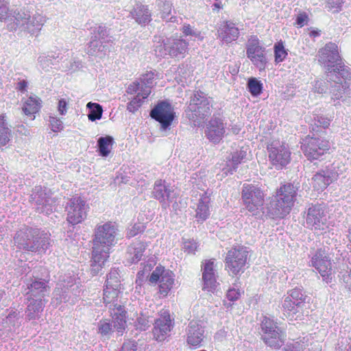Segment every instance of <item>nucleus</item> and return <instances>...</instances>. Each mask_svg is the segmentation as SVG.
<instances>
[{
	"mask_svg": "<svg viewBox=\"0 0 351 351\" xmlns=\"http://www.w3.org/2000/svg\"><path fill=\"white\" fill-rule=\"evenodd\" d=\"M298 187L291 183L282 185L267 207V215L271 219L284 218L291 211L296 199Z\"/></svg>",
	"mask_w": 351,
	"mask_h": 351,
	"instance_id": "obj_1",
	"label": "nucleus"
},
{
	"mask_svg": "<svg viewBox=\"0 0 351 351\" xmlns=\"http://www.w3.org/2000/svg\"><path fill=\"white\" fill-rule=\"evenodd\" d=\"M213 103V99L208 97L205 93L195 91L191 97L189 105L185 111L186 117L195 126H200L204 120L210 115Z\"/></svg>",
	"mask_w": 351,
	"mask_h": 351,
	"instance_id": "obj_2",
	"label": "nucleus"
},
{
	"mask_svg": "<svg viewBox=\"0 0 351 351\" xmlns=\"http://www.w3.org/2000/svg\"><path fill=\"white\" fill-rule=\"evenodd\" d=\"M120 291L118 289H104V303L108 306L114 327L119 335H122L127 326V312L119 299Z\"/></svg>",
	"mask_w": 351,
	"mask_h": 351,
	"instance_id": "obj_3",
	"label": "nucleus"
},
{
	"mask_svg": "<svg viewBox=\"0 0 351 351\" xmlns=\"http://www.w3.org/2000/svg\"><path fill=\"white\" fill-rule=\"evenodd\" d=\"M263 191L257 185L244 184L242 187L241 199L245 208L252 216L257 219L267 215V208L264 207Z\"/></svg>",
	"mask_w": 351,
	"mask_h": 351,
	"instance_id": "obj_4",
	"label": "nucleus"
},
{
	"mask_svg": "<svg viewBox=\"0 0 351 351\" xmlns=\"http://www.w3.org/2000/svg\"><path fill=\"white\" fill-rule=\"evenodd\" d=\"M90 38L87 47V53L101 58L110 51L112 41L109 37V31L102 25L95 24L90 29Z\"/></svg>",
	"mask_w": 351,
	"mask_h": 351,
	"instance_id": "obj_5",
	"label": "nucleus"
},
{
	"mask_svg": "<svg viewBox=\"0 0 351 351\" xmlns=\"http://www.w3.org/2000/svg\"><path fill=\"white\" fill-rule=\"evenodd\" d=\"M12 20L13 23L8 25L10 30L19 29L21 32H27L31 34L38 32L45 23V19L40 14L31 16L29 12L22 10L14 11V15L10 18V21Z\"/></svg>",
	"mask_w": 351,
	"mask_h": 351,
	"instance_id": "obj_6",
	"label": "nucleus"
},
{
	"mask_svg": "<svg viewBox=\"0 0 351 351\" xmlns=\"http://www.w3.org/2000/svg\"><path fill=\"white\" fill-rule=\"evenodd\" d=\"M117 228L115 224L106 222L98 225L94 231L93 250L109 254L110 247L115 244Z\"/></svg>",
	"mask_w": 351,
	"mask_h": 351,
	"instance_id": "obj_7",
	"label": "nucleus"
},
{
	"mask_svg": "<svg viewBox=\"0 0 351 351\" xmlns=\"http://www.w3.org/2000/svg\"><path fill=\"white\" fill-rule=\"evenodd\" d=\"M29 201L38 213L47 215L51 213L57 205V199L50 190L40 186L33 189Z\"/></svg>",
	"mask_w": 351,
	"mask_h": 351,
	"instance_id": "obj_8",
	"label": "nucleus"
},
{
	"mask_svg": "<svg viewBox=\"0 0 351 351\" xmlns=\"http://www.w3.org/2000/svg\"><path fill=\"white\" fill-rule=\"evenodd\" d=\"M330 142L324 138L307 136L303 140L301 149L308 160H319L330 149Z\"/></svg>",
	"mask_w": 351,
	"mask_h": 351,
	"instance_id": "obj_9",
	"label": "nucleus"
},
{
	"mask_svg": "<svg viewBox=\"0 0 351 351\" xmlns=\"http://www.w3.org/2000/svg\"><path fill=\"white\" fill-rule=\"evenodd\" d=\"M262 339L272 348L278 349L284 343V334L274 320L265 317L261 323Z\"/></svg>",
	"mask_w": 351,
	"mask_h": 351,
	"instance_id": "obj_10",
	"label": "nucleus"
},
{
	"mask_svg": "<svg viewBox=\"0 0 351 351\" xmlns=\"http://www.w3.org/2000/svg\"><path fill=\"white\" fill-rule=\"evenodd\" d=\"M267 149L269 160L277 168H282L289 162L291 152L286 143L271 139L267 143Z\"/></svg>",
	"mask_w": 351,
	"mask_h": 351,
	"instance_id": "obj_11",
	"label": "nucleus"
},
{
	"mask_svg": "<svg viewBox=\"0 0 351 351\" xmlns=\"http://www.w3.org/2000/svg\"><path fill=\"white\" fill-rule=\"evenodd\" d=\"M149 116L160 123V130L167 131L170 129L176 113L170 103L160 101L151 110Z\"/></svg>",
	"mask_w": 351,
	"mask_h": 351,
	"instance_id": "obj_12",
	"label": "nucleus"
},
{
	"mask_svg": "<svg viewBox=\"0 0 351 351\" xmlns=\"http://www.w3.org/2000/svg\"><path fill=\"white\" fill-rule=\"evenodd\" d=\"M248 252L247 248L242 245L232 247L226 256V265L228 271L234 275L243 272Z\"/></svg>",
	"mask_w": 351,
	"mask_h": 351,
	"instance_id": "obj_13",
	"label": "nucleus"
},
{
	"mask_svg": "<svg viewBox=\"0 0 351 351\" xmlns=\"http://www.w3.org/2000/svg\"><path fill=\"white\" fill-rule=\"evenodd\" d=\"M326 206L324 204H311L306 212L305 223L308 228L323 230L327 224Z\"/></svg>",
	"mask_w": 351,
	"mask_h": 351,
	"instance_id": "obj_14",
	"label": "nucleus"
},
{
	"mask_svg": "<svg viewBox=\"0 0 351 351\" xmlns=\"http://www.w3.org/2000/svg\"><path fill=\"white\" fill-rule=\"evenodd\" d=\"M152 195L161 204L163 209H167L177 199V193L168 182L164 180H157L154 182Z\"/></svg>",
	"mask_w": 351,
	"mask_h": 351,
	"instance_id": "obj_15",
	"label": "nucleus"
},
{
	"mask_svg": "<svg viewBox=\"0 0 351 351\" xmlns=\"http://www.w3.org/2000/svg\"><path fill=\"white\" fill-rule=\"evenodd\" d=\"M88 206L81 197L75 196L71 198L67 203V221L76 225L86 219Z\"/></svg>",
	"mask_w": 351,
	"mask_h": 351,
	"instance_id": "obj_16",
	"label": "nucleus"
},
{
	"mask_svg": "<svg viewBox=\"0 0 351 351\" xmlns=\"http://www.w3.org/2000/svg\"><path fill=\"white\" fill-rule=\"evenodd\" d=\"M174 274L165 269L164 267L157 266L149 276V282L152 284L159 283V292L165 297L173 287L174 284Z\"/></svg>",
	"mask_w": 351,
	"mask_h": 351,
	"instance_id": "obj_17",
	"label": "nucleus"
},
{
	"mask_svg": "<svg viewBox=\"0 0 351 351\" xmlns=\"http://www.w3.org/2000/svg\"><path fill=\"white\" fill-rule=\"evenodd\" d=\"M311 266L315 267L326 282L331 281L333 277V269L330 258L325 250H317L311 257Z\"/></svg>",
	"mask_w": 351,
	"mask_h": 351,
	"instance_id": "obj_18",
	"label": "nucleus"
},
{
	"mask_svg": "<svg viewBox=\"0 0 351 351\" xmlns=\"http://www.w3.org/2000/svg\"><path fill=\"white\" fill-rule=\"evenodd\" d=\"M318 62L323 65L326 71L338 66L342 61L339 53L338 46L333 43H328L318 51Z\"/></svg>",
	"mask_w": 351,
	"mask_h": 351,
	"instance_id": "obj_19",
	"label": "nucleus"
},
{
	"mask_svg": "<svg viewBox=\"0 0 351 351\" xmlns=\"http://www.w3.org/2000/svg\"><path fill=\"white\" fill-rule=\"evenodd\" d=\"M247 57L259 69L264 70L267 62L265 48L260 45L256 37H252L247 44Z\"/></svg>",
	"mask_w": 351,
	"mask_h": 351,
	"instance_id": "obj_20",
	"label": "nucleus"
},
{
	"mask_svg": "<svg viewBox=\"0 0 351 351\" xmlns=\"http://www.w3.org/2000/svg\"><path fill=\"white\" fill-rule=\"evenodd\" d=\"M224 133L225 125L222 119L214 115L206 124V136L210 141L216 144L221 141Z\"/></svg>",
	"mask_w": 351,
	"mask_h": 351,
	"instance_id": "obj_21",
	"label": "nucleus"
},
{
	"mask_svg": "<svg viewBox=\"0 0 351 351\" xmlns=\"http://www.w3.org/2000/svg\"><path fill=\"white\" fill-rule=\"evenodd\" d=\"M338 173L334 168L327 167L317 172L313 177V187L317 191L325 189L332 182L336 180Z\"/></svg>",
	"mask_w": 351,
	"mask_h": 351,
	"instance_id": "obj_22",
	"label": "nucleus"
},
{
	"mask_svg": "<svg viewBox=\"0 0 351 351\" xmlns=\"http://www.w3.org/2000/svg\"><path fill=\"white\" fill-rule=\"evenodd\" d=\"M202 279L204 281L203 289L213 292L217 287V276L213 260L205 261L202 265Z\"/></svg>",
	"mask_w": 351,
	"mask_h": 351,
	"instance_id": "obj_23",
	"label": "nucleus"
},
{
	"mask_svg": "<svg viewBox=\"0 0 351 351\" xmlns=\"http://www.w3.org/2000/svg\"><path fill=\"white\" fill-rule=\"evenodd\" d=\"M38 232V229L32 228H25L19 230L14 237V245L19 250L30 252L32 242L33 241L36 233Z\"/></svg>",
	"mask_w": 351,
	"mask_h": 351,
	"instance_id": "obj_24",
	"label": "nucleus"
},
{
	"mask_svg": "<svg viewBox=\"0 0 351 351\" xmlns=\"http://www.w3.org/2000/svg\"><path fill=\"white\" fill-rule=\"evenodd\" d=\"M28 291L26 295L27 298L43 299L50 292V287L48 282L45 280L34 278L31 282L27 283Z\"/></svg>",
	"mask_w": 351,
	"mask_h": 351,
	"instance_id": "obj_25",
	"label": "nucleus"
},
{
	"mask_svg": "<svg viewBox=\"0 0 351 351\" xmlns=\"http://www.w3.org/2000/svg\"><path fill=\"white\" fill-rule=\"evenodd\" d=\"M218 38L223 43H230L239 36V28L230 21H223L217 30Z\"/></svg>",
	"mask_w": 351,
	"mask_h": 351,
	"instance_id": "obj_26",
	"label": "nucleus"
},
{
	"mask_svg": "<svg viewBox=\"0 0 351 351\" xmlns=\"http://www.w3.org/2000/svg\"><path fill=\"white\" fill-rule=\"evenodd\" d=\"M171 326L172 322L169 313L164 312L154 323L153 334L156 339L158 341H163L170 332Z\"/></svg>",
	"mask_w": 351,
	"mask_h": 351,
	"instance_id": "obj_27",
	"label": "nucleus"
},
{
	"mask_svg": "<svg viewBox=\"0 0 351 351\" xmlns=\"http://www.w3.org/2000/svg\"><path fill=\"white\" fill-rule=\"evenodd\" d=\"M330 93L332 99L349 104L351 97L350 83L349 82H330Z\"/></svg>",
	"mask_w": 351,
	"mask_h": 351,
	"instance_id": "obj_28",
	"label": "nucleus"
},
{
	"mask_svg": "<svg viewBox=\"0 0 351 351\" xmlns=\"http://www.w3.org/2000/svg\"><path fill=\"white\" fill-rule=\"evenodd\" d=\"M188 344L196 348L200 346L204 338V330L196 321L190 322L186 330Z\"/></svg>",
	"mask_w": 351,
	"mask_h": 351,
	"instance_id": "obj_29",
	"label": "nucleus"
},
{
	"mask_svg": "<svg viewBox=\"0 0 351 351\" xmlns=\"http://www.w3.org/2000/svg\"><path fill=\"white\" fill-rule=\"evenodd\" d=\"M326 78L328 82H349L351 80V69L341 61L338 66L326 71Z\"/></svg>",
	"mask_w": 351,
	"mask_h": 351,
	"instance_id": "obj_30",
	"label": "nucleus"
},
{
	"mask_svg": "<svg viewBox=\"0 0 351 351\" xmlns=\"http://www.w3.org/2000/svg\"><path fill=\"white\" fill-rule=\"evenodd\" d=\"M51 246L50 234L38 229V232L36 233V237L29 247L31 252L40 254L45 253Z\"/></svg>",
	"mask_w": 351,
	"mask_h": 351,
	"instance_id": "obj_31",
	"label": "nucleus"
},
{
	"mask_svg": "<svg viewBox=\"0 0 351 351\" xmlns=\"http://www.w3.org/2000/svg\"><path fill=\"white\" fill-rule=\"evenodd\" d=\"M75 285L74 278L71 276L67 277V282L64 278L62 282L58 283L53 293V300L57 301V303L66 302L69 301V288Z\"/></svg>",
	"mask_w": 351,
	"mask_h": 351,
	"instance_id": "obj_32",
	"label": "nucleus"
},
{
	"mask_svg": "<svg viewBox=\"0 0 351 351\" xmlns=\"http://www.w3.org/2000/svg\"><path fill=\"white\" fill-rule=\"evenodd\" d=\"M130 15L141 25H145L152 21V13L148 6L140 3L135 4Z\"/></svg>",
	"mask_w": 351,
	"mask_h": 351,
	"instance_id": "obj_33",
	"label": "nucleus"
},
{
	"mask_svg": "<svg viewBox=\"0 0 351 351\" xmlns=\"http://www.w3.org/2000/svg\"><path fill=\"white\" fill-rule=\"evenodd\" d=\"M27 306L25 311L26 318L28 320L37 319L45 306V300L34 298H27Z\"/></svg>",
	"mask_w": 351,
	"mask_h": 351,
	"instance_id": "obj_34",
	"label": "nucleus"
},
{
	"mask_svg": "<svg viewBox=\"0 0 351 351\" xmlns=\"http://www.w3.org/2000/svg\"><path fill=\"white\" fill-rule=\"evenodd\" d=\"M167 45L171 58H182L188 48V43L180 38H167Z\"/></svg>",
	"mask_w": 351,
	"mask_h": 351,
	"instance_id": "obj_35",
	"label": "nucleus"
},
{
	"mask_svg": "<svg viewBox=\"0 0 351 351\" xmlns=\"http://www.w3.org/2000/svg\"><path fill=\"white\" fill-rule=\"evenodd\" d=\"M147 247V244L137 241L133 243L128 247L127 261L129 263H136L141 261Z\"/></svg>",
	"mask_w": 351,
	"mask_h": 351,
	"instance_id": "obj_36",
	"label": "nucleus"
},
{
	"mask_svg": "<svg viewBox=\"0 0 351 351\" xmlns=\"http://www.w3.org/2000/svg\"><path fill=\"white\" fill-rule=\"evenodd\" d=\"M156 5L160 11V17L166 22H175L176 17L173 16L172 3L170 0H156Z\"/></svg>",
	"mask_w": 351,
	"mask_h": 351,
	"instance_id": "obj_37",
	"label": "nucleus"
},
{
	"mask_svg": "<svg viewBox=\"0 0 351 351\" xmlns=\"http://www.w3.org/2000/svg\"><path fill=\"white\" fill-rule=\"evenodd\" d=\"M154 73L149 71L143 74L140 79L141 83V95L143 99H146L151 93V88L154 84Z\"/></svg>",
	"mask_w": 351,
	"mask_h": 351,
	"instance_id": "obj_38",
	"label": "nucleus"
},
{
	"mask_svg": "<svg viewBox=\"0 0 351 351\" xmlns=\"http://www.w3.org/2000/svg\"><path fill=\"white\" fill-rule=\"evenodd\" d=\"M109 254L104 252H97L93 250L90 271L93 275H97L101 269L102 265L106 261Z\"/></svg>",
	"mask_w": 351,
	"mask_h": 351,
	"instance_id": "obj_39",
	"label": "nucleus"
},
{
	"mask_svg": "<svg viewBox=\"0 0 351 351\" xmlns=\"http://www.w3.org/2000/svg\"><path fill=\"white\" fill-rule=\"evenodd\" d=\"M114 138L110 136H101L97 140V152L102 157H107L112 149Z\"/></svg>",
	"mask_w": 351,
	"mask_h": 351,
	"instance_id": "obj_40",
	"label": "nucleus"
},
{
	"mask_svg": "<svg viewBox=\"0 0 351 351\" xmlns=\"http://www.w3.org/2000/svg\"><path fill=\"white\" fill-rule=\"evenodd\" d=\"M41 107L40 100L39 99L29 97L24 103L22 108L23 113L27 116H33L32 119H34V114L38 112Z\"/></svg>",
	"mask_w": 351,
	"mask_h": 351,
	"instance_id": "obj_41",
	"label": "nucleus"
},
{
	"mask_svg": "<svg viewBox=\"0 0 351 351\" xmlns=\"http://www.w3.org/2000/svg\"><path fill=\"white\" fill-rule=\"evenodd\" d=\"M210 199L207 196H202L199 200L196 210V218L202 222L205 221L210 215L208 204Z\"/></svg>",
	"mask_w": 351,
	"mask_h": 351,
	"instance_id": "obj_42",
	"label": "nucleus"
},
{
	"mask_svg": "<svg viewBox=\"0 0 351 351\" xmlns=\"http://www.w3.org/2000/svg\"><path fill=\"white\" fill-rule=\"evenodd\" d=\"M295 304L290 297H286L282 302V310L284 315L291 319L294 315L302 310L301 306H298Z\"/></svg>",
	"mask_w": 351,
	"mask_h": 351,
	"instance_id": "obj_43",
	"label": "nucleus"
},
{
	"mask_svg": "<svg viewBox=\"0 0 351 351\" xmlns=\"http://www.w3.org/2000/svg\"><path fill=\"white\" fill-rule=\"evenodd\" d=\"M246 155V151L243 149L237 150L232 154L231 158L229 160L228 163V172L230 174H232L234 171H236L238 165L243 162Z\"/></svg>",
	"mask_w": 351,
	"mask_h": 351,
	"instance_id": "obj_44",
	"label": "nucleus"
},
{
	"mask_svg": "<svg viewBox=\"0 0 351 351\" xmlns=\"http://www.w3.org/2000/svg\"><path fill=\"white\" fill-rule=\"evenodd\" d=\"M287 297H290L292 301L295 302V305L301 306L302 308L305 306L306 303H308V296L305 295L304 292L300 289H293L289 291V295Z\"/></svg>",
	"mask_w": 351,
	"mask_h": 351,
	"instance_id": "obj_45",
	"label": "nucleus"
},
{
	"mask_svg": "<svg viewBox=\"0 0 351 351\" xmlns=\"http://www.w3.org/2000/svg\"><path fill=\"white\" fill-rule=\"evenodd\" d=\"M4 116H0V146L5 145L12 138L11 130L8 127Z\"/></svg>",
	"mask_w": 351,
	"mask_h": 351,
	"instance_id": "obj_46",
	"label": "nucleus"
},
{
	"mask_svg": "<svg viewBox=\"0 0 351 351\" xmlns=\"http://www.w3.org/2000/svg\"><path fill=\"white\" fill-rule=\"evenodd\" d=\"M86 108L88 109V118L90 121H95L101 119L103 108L100 104L90 101L86 104Z\"/></svg>",
	"mask_w": 351,
	"mask_h": 351,
	"instance_id": "obj_47",
	"label": "nucleus"
},
{
	"mask_svg": "<svg viewBox=\"0 0 351 351\" xmlns=\"http://www.w3.org/2000/svg\"><path fill=\"white\" fill-rule=\"evenodd\" d=\"M348 261H345V263L340 268L339 277L343 283L345 288L351 292V268L347 265Z\"/></svg>",
	"mask_w": 351,
	"mask_h": 351,
	"instance_id": "obj_48",
	"label": "nucleus"
},
{
	"mask_svg": "<svg viewBox=\"0 0 351 351\" xmlns=\"http://www.w3.org/2000/svg\"><path fill=\"white\" fill-rule=\"evenodd\" d=\"M114 324V322H112ZM114 325L110 323V319H101L97 324V332L102 337L110 339L111 334L113 332Z\"/></svg>",
	"mask_w": 351,
	"mask_h": 351,
	"instance_id": "obj_49",
	"label": "nucleus"
},
{
	"mask_svg": "<svg viewBox=\"0 0 351 351\" xmlns=\"http://www.w3.org/2000/svg\"><path fill=\"white\" fill-rule=\"evenodd\" d=\"M120 276L118 270L112 269L107 275L106 287L108 289H118L121 287Z\"/></svg>",
	"mask_w": 351,
	"mask_h": 351,
	"instance_id": "obj_50",
	"label": "nucleus"
},
{
	"mask_svg": "<svg viewBox=\"0 0 351 351\" xmlns=\"http://www.w3.org/2000/svg\"><path fill=\"white\" fill-rule=\"evenodd\" d=\"M247 88L252 96H258L263 90V84L255 77H251L247 82Z\"/></svg>",
	"mask_w": 351,
	"mask_h": 351,
	"instance_id": "obj_51",
	"label": "nucleus"
},
{
	"mask_svg": "<svg viewBox=\"0 0 351 351\" xmlns=\"http://www.w3.org/2000/svg\"><path fill=\"white\" fill-rule=\"evenodd\" d=\"M55 59L62 60V57L60 58L59 55H58L57 56H55L54 55H40L38 58V61L42 69L47 71L49 70L51 66L53 64V60Z\"/></svg>",
	"mask_w": 351,
	"mask_h": 351,
	"instance_id": "obj_52",
	"label": "nucleus"
},
{
	"mask_svg": "<svg viewBox=\"0 0 351 351\" xmlns=\"http://www.w3.org/2000/svg\"><path fill=\"white\" fill-rule=\"evenodd\" d=\"M287 56V52L285 49L282 43H277L274 45L275 62L279 63L282 62Z\"/></svg>",
	"mask_w": 351,
	"mask_h": 351,
	"instance_id": "obj_53",
	"label": "nucleus"
},
{
	"mask_svg": "<svg viewBox=\"0 0 351 351\" xmlns=\"http://www.w3.org/2000/svg\"><path fill=\"white\" fill-rule=\"evenodd\" d=\"M314 125L312 126L313 131L318 132V130H315L314 126L317 128H327L330 125V120L323 115L315 114L313 117Z\"/></svg>",
	"mask_w": 351,
	"mask_h": 351,
	"instance_id": "obj_54",
	"label": "nucleus"
},
{
	"mask_svg": "<svg viewBox=\"0 0 351 351\" xmlns=\"http://www.w3.org/2000/svg\"><path fill=\"white\" fill-rule=\"evenodd\" d=\"M144 99L140 93H138L137 95L128 104L127 110L132 113L135 112L141 106Z\"/></svg>",
	"mask_w": 351,
	"mask_h": 351,
	"instance_id": "obj_55",
	"label": "nucleus"
},
{
	"mask_svg": "<svg viewBox=\"0 0 351 351\" xmlns=\"http://www.w3.org/2000/svg\"><path fill=\"white\" fill-rule=\"evenodd\" d=\"M167 39L155 46V53L158 57L166 58L167 56H170V51L167 47Z\"/></svg>",
	"mask_w": 351,
	"mask_h": 351,
	"instance_id": "obj_56",
	"label": "nucleus"
},
{
	"mask_svg": "<svg viewBox=\"0 0 351 351\" xmlns=\"http://www.w3.org/2000/svg\"><path fill=\"white\" fill-rule=\"evenodd\" d=\"M152 322L149 320V317L144 315H141L138 317L135 322V326L136 329L140 331L146 330L151 324Z\"/></svg>",
	"mask_w": 351,
	"mask_h": 351,
	"instance_id": "obj_57",
	"label": "nucleus"
},
{
	"mask_svg": "<svg viewBox=\"0 0 351 351\" xmlns=\"http://www.w3.org/2000/svg\"><path fill=\"white\" fill-rule=\"evenodd\" d=\"M145 226L143 223H135L127 232V237L128 238L134 237L138 234L143 232L145 230Z\"/></svg>",
	"mask_w": 351,
	"mask_h": 351,
	"instance_id": "obj_58",
	"label": "nucleus"
},
{
	"mask_svg": "<svg viewBox=\"0 0 351 351\" xmlns=\"http://www.w3.org/2000/svg\"><path fill=\"white\" fill-rule=\"evenodd\" d=\"M10 17V13L7 0H0V21H5Z\"/></svg>",
	"mask_w": 351,
	"mask_h": 351,
	"instance_id": "obj_59",
	"label": "nucleus"
},
{
	"mask_svg": "<svg viewBox=\"0 0 351 351\" xmlns=\"http://www.w3.org/2000/svg\"><path fill=\"white\" fill-rule=\"evenodd\" d=\"M49 122L51 130L54 132H60L64 128L62 121L56 117L50 116Z\"/></svg>",
	"mask_w": 351,
	"mask_h": 351,
	"instance_id": "obj_60",
	"label": "nucleus"
},
{
	"mask_svg": "<svg viewBox=\"0 0 351 351\" xmlns=\"http://www.w3.org/2000/svg\"><path fill=\"white\" fill-rule=\"evenodd\" d=\"M198 247L197 243L193 239L186 240L183 243V249L188 254H194Z\"/></svg>",
	"mask_w": 351,
	"mask_h": 351,
	"instance_id": "obj_61",
	"label": "nucleus"
},
{
	"mask_svg": "<svg viewBox=\"0 0 351 351\" xmlns=\"http://www.w3.org/2000/svg\"><path fill=\"white\" fill-rule=\"evenodd\" d=\"M182 32L185 36H191L198 39L202 40L203 37L201 36L199 31L191 27L190 25H184L182 27Z\"/></svg>",
	"mask_w": 351,
	"mask_h": 351,
	"instance_id": "obj_62",
	"label": "nucleus"
},
{
	"mask_svg": "<svg viewBox=\"0 0 351 351\" xmlns=\"http://www.w3.org/2000/svg\"><path fill=\"white\" fill-rule=\"evenodd\" d=\"M306 344L302 341H293L288 345L289 350L286 351H301L306 348Z\"/></svg>",
	"mask_w": 351,
	"mask_h": 351,
	"instance_id": "obj_63",
	"label": "nucleus"
},
{
	"mask_svg": "<svg viewBox=\"0 0 351 351\" xmlns=\"http://www.w3.org/2000/svg\"><path fill=\"white\" fill-rule=\"evenodd\" d=\"M119 351H137V343L131 340L126 341Z\"/></svg>",
	"mask_w": 351,
	"mask_h": 351,
	"instance_id": "obj_64",
	"label": "nucleus"
}]
</instances>
